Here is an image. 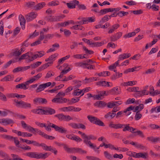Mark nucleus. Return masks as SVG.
I'll return each mask as SVG.
<instances>
[{
  "label": "nucleus",
  "mask_w": 160,
  "mask_h": 160,
  "mask_svg": "<svg viewBox=\"0 0 160 160\" xmlns=\"http://www.w3.org/2000/svg\"><path fill=\"white\" fill-rule=\"evenodd\" d=\"M51 127L54 128L56 131L61 133H66L67 132V130L65 128L62 126L59 127L52 123H50L47 126L45 127L46 130L49 131H51Z\"/></svg>",
  "instance_id": "obj_1"
},
{
  "label": "nucleus",
  "mask_w": 160,
  "mask_h": 160,
  "mask_svg": "<svg viewBox=\"0 0 160 160\" xmlns=\"http://www.w3.org/2000/svg\"><path fill=\"white\" fill-rule=\"evenodd\" d=\"M38 15V13L35 12H29L25 16V18L27 22H29L36 18Z\"/></svg>",
  "instance_id": "obj_2"
},
{
  "label": "nucleus",
  "mask_w": 160,
  "mask_h": 160,
  "mask_svg": "<svg viewBox=\"0 0 160 160\" xmlns=\"http://www.w3.org/2000/svg\"><path fill=\"white\" fill-rule=\"evenodd\" d=\"M42 76V74L38 73L37 75L32 77L29 80L26 81V84L29 85L38 81Z\"/></svg>",
  "instance_id": "obj_3"
},
{
  "label": "nucleus",
  "mask_w": 160,
  "mask_h": 160,
  "mask_svg": "<svg viewBox=\"0 0 160 160\" xmlns=\"http://www.w3.org/2000/svg\"><path fill=\"white\" fill-rule=\"evenodd\" d=\"M45 54V52L43 51L36 52L34 55H32V56L29 59V61H32L37 58H41L44 56Z\"/></svg>",
  "instance_id": "obj_4"
},
{
  "label": "nucleus",
  "mask_w": 160,
  "mask_h": 160,
  "mask_svg": "<svg viewBox=\"0 0 160 160\" xmlns=\"http://www.w3.org/2000/svg\"><path fill=\"white\" fill-rule=\"evenodd\" d=\"M69 101V100L63 97H57L54 98L52 101L54 103H66Z\"/></svg>",
  "instance_id": "obj_5"
},
{
  "label": "nucleus",
  "mask_w": 160,
  "mask_h": 160,
  "mask_svg": "<svg viewBox=\"0 0 160 160\" xmlns=\"http://www.w3.org/2000/svg\"><path fill=\"white\" fill-rule=\"evenodd\" d=\"M32 54L31 53L27 52L25 54H23L20 57L18 58L17 59L18 61H20L21 60L25 59L26 62H29L31 61H29V59L32 57Z\"/></svg>",
  "instance_id": "obj_6"
},
{
  "label": "nucleus",
  "mask_w": 160,
  "mask_h": 160,
  "mask_svg": "<svg viewBox=\"0 0 160 160\" xmlns=\"http://www.w3.org/2000/svg\"><path fill=\"white\" fill-rule=\"evenodd\" d=\"M95 18L94 17H87L83 18L82 21L78 22V23L82 24L84 23H88V22H92L95 21Z\"/></svg>",
  "instance_id": "obj_7"
},
{
  "label": "nucleus",
  "mask_w": 160,
  "mask_h": 160,
  "mask_svg": "<svg viewBox=\"0 0 160 160\" xmlns=\"http://www.w3.org/2000/svg\"><path fill=\"white\" fill-rule=\"evenodd\" d=\"M13 123V121L10 119L3 118L0 119V123L4 126H6Z\"/></svg>",
  "instance_id": "obj_8"
},
{
  "label": "nucleus",
  "mask_w": 160,
  "mask_h": 160,
  "mask_svg": "<svg viewBox=\"0 0 160 160\" xmlns=\"http://www.w3.org/2000/svg\"><path fill=\"white\" fill-rule=\"evenodd\" d=\"M79 3L78 1L77 0H73L70 2V3H67V5L68 8L73 9L75 8L76 6L78 5Z\"/></svg>",
  "instance_id": "obj_9"
},
{
  "label": "nucleus",
  "mask_w": 160,
  "mask_h": 160,
  "mask_svg": "<svg viewBox=\"0 0 160 160\" xmlns=\"http://www.w3.org/2000/svg\"><path fill=\"white\" fill-rule=\"evenodd\" d=\"M33 101L34 104H36L46 103L47 102L46 99L42 98H36Z\"/></svg>",
  "instance_id": "obj_10"
},
{
  "label": "nucleus",
  "mask_w": 160,
  "mask_h": 160,
  "mask_svg": "<svg viewBox=\"0 0 160 160\" xmlns=\"http://www.w3.org/2000/svg\"><path fill=\"white\" fill-rule=\"evenodd\" d=\"M19 19L22 29H24L25 28L26 20L24 17L22 15L20 14L19 15Z\"/></svg>",
  "instance_id": "obj_11"
},
{
  "label": "nucleus",
  "mask_w": 160,
  "mask_h": 160,
  "mask_svg": "<svg viewBox=\"0 0 160 160\" xmlns=\"http://www.w3.org/2000/svg\"><path fill=\"white\" fill-rule=\"evenodd\" d=\"M134 109V107L132 106L127 108L123 111L124 115L126 116H128L131 113L132 111Z\"/></svg>",
  "instance_id": "obj_12"
},
{
  "label": "nucleus",
  "mask_w": 160,
  "mask_h": 160,
  "mask_svg": "<svg viewBox=\"0 0 160 160\" xmlns=\"http://www.w3.org/2000/svg\"><path fill=\"white\" fill-rule=\"evenodd\" d=\"M27 156L33 158L38 159V152H30L26 153Z\"/></svg>",
  "instance_id": "obj_13"
},
{
  "label": "nucleus",
  "mask_w": 160,
  "mask_h": 160,
  "mask_svg": "<svg viewBox=\"0 0 160 160\" xmlns=\"http://www.w3.org/2000/svg\"><path fill=\"white\" fill-rule=\"evenodd\" d=\"M58 55V53H54L50 56L48 58H46L45 59V61L46 62L49 61L50 62H52V64H53V62L55 60L56 58Z\"/></svg>",
  "instance_id": "obj_14"
},
{
  "label": "nucleus",
  "mask_w": 160,
  "mask_h": 160,
  "mask_svg": "<svg viewBox=\"0 0 160 160\" xmlns=\"http://www.w3.org/2000/svg\"><path fill=\"white\" fill-rule=\"evenodd\" d=\"M44 114L51 115L55 113V111L52 108H44Z\"/></svg>",
  "instance_id": "obj_15"
},
{
  "label": "nucleus",
  "mask_w": 160,
  "mask_h": 160,
  "mask_svg": "<svg viewBox=\"0 0 160 160\" xmlns=\"http://www.w3.org/2000/svg\"><path fill=\"white\" fill-rule=\"evenodd\" d=\"M46 5L44 2H41L37 4L34 7V9L36 10H39L43 8Z\"/></svg>",
  "instance_id": "obj_16"
},
{
  "label": "nucleus",
  "mask_w": 160,
  "mask_h": 160,
  "mask_svg": "<svg viewBox=\"0 0 160 160\" xmlns=\"http://www.w3.org/2000/svg\"><path fill=\"white\" fill-rule=\"evenodd\" d=\"M131 56V54L129 53H124L120 55L118 57L119 61L129 58Z\"/></svg>",
  "instance_id": "obj_17"
},
{
  "label": "nucleus",
  "mask_w": 160,
  "mask_h": 160,
  "mask_svg": "<svg viewBox=\"0 0 160 160\" xmlns=\"http://www.w3.org/2000/svg\"><path fill=\"white\" fill-rule=\"evenodd\" d=\"M52 64V62H48L43 64L38 69V71L39 72L41 71L42 70H43L51 66Z\"/></svg>",
  "instance_id": "obj_18"
},
{
  "label": "nucleus",
  "mask_w": 160,
  "mask_h": 160,
  "mask_svg": "<svg viewBox=\"0 0 160 160\" xmlns=\"http://www.w3.org/2000/svg\"><path fill=\"white\" fill-rule=\"evenodd\" d=\"M94 105L98 107L103 108L106 106L107 103L103 101H98L96 102Z\"/></svg>",
  "instance_id": "obj_19"
},
{
  "label": "nucleus",
  "mask_w": 160,
  "mask_h": 160,
  "mask_svg": "<svg viewBox=\"0 0 160 160\" xmlns=\"http://www.w3.org/2000/svg\"><path fill=\"white\" fill-rule=\"evenodd\" d=\"M110 82H106L105 81H100L97 83V85L99 86H112L109 84Z\"/></svg>",
  "instance_id": "obj_20"
},
{
  "label": "nucleus",
  "mask_w": 160,
  "mask_h": 160,
  "mask_svg": "<svg viewBox=\"0 0 160 160\" xmlns=\"http://www.w3.org/2000/svg\"><path fill=\"white\" fill-rule=\"evenodd\" d=\"M84 143L87 146H89V147L93 149L95 151H96V146L94 145V144L92 143L90 141H87L86 140H83Z\"/></svg>",
  "instance_id": "obj_21"
},
{
  "label": "nucleus",
  "mask_w": 160,
  "mask_h": 160,
  "mask_svg": "<svg viewBox=\"0 0 160 160\" xmlns=\"http://www.w3.org/2000/svg\"><path fill=\"white\" fill-rule=\"evenodd\" d=\"M112 8H107L101 10L98 12V15H102L108 12H112Z\"/></svg>",
  "instance_id": "obj_22"
},
{
  "label": "nucleus",
  "mask_w": 160,
  "mask_h": 160,
  "mask_svg": "<svg viewBox=\"0 0 160 160\" xmlns=\"http://www.w3.org/2000/svg\"><path fill=\"white\" fill-rule=\"evenodd\" d=\"M148 87V86H147L144 89L141 91L138 92V95L140 96L144 95H148L149 93L148 91L147 90Z\"/></svg>",
  "instance_id": "obj_23"
},
{
  "label": "nucleus",
  "mask_w": 160,
  "mask_h": 160,
  "mask_svg": "<svg viewBox=\"0 0 160 160\" xmlns=\"http://www.w3.org/2000/svg\"><path fill=\"white\" fill-rule=\"evenodd\" d=\"M123 125H124L123 127H124L123 129V131L124 132L128 131L133 132L135 129L132 127L129 126V124H123Z\"/></svg>",
  "instance_id": "obj_24"
},
{
  "label": "nucleus",
  "mask_w": 160,
  "mask_h": 160,
  "mask_svg": "<svg viewBox=\"0 0 160 160\" xmlns=\"http://www.w3.org/2000/svg\"><path fill=\"white\" fill-rule=\"evenodd\" d=\"M111 94L112 95H118L120 93V92L118 87L113 88L110 90Z\"/></svg>",
  "instance_id": "obj_25"
},
{
  "label": "nucleus",
  "mask_w": 160,
  "mask_h": 160,
  "mask_svg": "<svg viewBox=\"0 0 160 160\" xmlns=\"http://www.w3.org/2000/svg\"><path fill=\"white\" fill-rule=\"evenodd\" d=\"M13 76L11 75H8L6 76L3 78L1 79V82H7L8 81H11L13 80Z\"/></svg>",
  "instance_id": "obj_26"
},
{
  "label": "nucleus",
  "mask_w": 160,
  "mask_h": 160,
  "mask_svg": "<svg viewBox=\"0 0 160 160\" xmlns=\"http://www.w3.org/2000/svg\"><path fill=\"white\" fill-rule=\"evenodd\" d=\"M28 85L26 84V82L25 83H21L17 85L16 86V88H20L24 90H26L28 89V88L26 86Z\"/></svg>",
  "instance_id": "obj_27"
},
{
  "label": "nucleus",
  "mask_w": 160,
  "mask_h": 160,
  "mask_svg": "<svg viewBox=\"0 0 160 160\" xmlns=\"http://www.w3.org/2000/svg\"><path fill=\"white\" fill-rule=\"evenodd\" d=\"M116 114L112 112H109L105 115L104 117L107 119H112L115 116Z\"/></svg>",
  "instance_id": "obj_28"
},
{
  "label": "nucleus",
  "mask_w": 160,
  "mask_h": 160,
  "mask_svg": "<svg viewBox=\"0 0 160 160\" xmlns=\"http://www.w3.org/2000/svg\"><path fill=\"white\" fill-rule=\"evenodd\" d=\"M104 156L105 158L109 160H112L113 159V157L111 154L107 151L104 152Z\"/></svg>",
  "instance_id": "obj_29"
},
{
  "label": "nucleus",
  "mask_w": 160,
  "mask_h": 160,
  "mask_svg": "<svg viewBox=\"0 0 160 160\" xmlns=\"http://www.w3.org/2000/svg\"><path fill=\"white\" fill-rule=\"evenodd\" d=\"M63 66L65 67V68L61 72L63 74L67 73L71 69L69 67H68V65L67 64H64Z\"/></svg>",
  "instance_id": "obj_30"
},
{
  "label": "nucleus",
  "mask_w": 160,
  "mask_h": 160,
  "mask_svg": "<svg viewBox=\"0 0 160 160\" xmlns=\"http://www.w3.org/2000/svg\"><path fill=\"white\" fill-rule=\"evenodd\" d=\"M97 139L96 137L92 134L89 135L88 136L86 135L85 138L83 140H86V141H90V140H95Z\"/></svg>",
  "instance_id": "obj_31"
},
{
  "label": "nucleus",
  "mask_w": 160,
  "mask_h": 160,
  "mask_svg": "<svg viewBox=\"0 0 160 160\" xmlns=\"http://www.w3.org/2000/svg\"><path fill=\"white\" fill-rule=\"evenodd\" d=\"M98 75L100 77H106L110 75V72L108 71H104L99 73H96L95 75Z\"/></svg>",
  "instance_id": "obj_32"
},
{
  "label": "nucleus",
  "mask_w": 160,
  "mask_h": 160,
  "mask_svg": "<svg viewBox=\"0 0 160 160\" xmlns=\"http://www.w3.org/2000/svg\"><path fill=\"white\" fill-rule=\"evenodd\" d=\"M119 60L117 61L114 63L109 67V69L110 70H113L114 69H115L117 66L119 65Z\"/></svg>",
  "instance_id": "obj_33"
},
{
  "label": "nucleus",
  "mask_w": 160,
  "mask_h": 160,
  "mask_svg": "<svg viewBox=\"0 0 160 160\" xmlns=\"http://www.w3.org/2000/svg\"><path fill=\"white\" fill-rule=\"evenodd\" d=\"M72 106L62 108L59 109V110L64 112L72 111Z\"/></svg>",
  "instance_id": "obj_34"
},
{
  "label": "nucleus",
  "mask_w": 160,
  "mask_h": 160,
  "mask_svg": "<svg viewBox=\"0 0 160 160\" xmlns=\"http://www.w3.org/2000/svg\"><path fill=\"white\" fill-rule=\"evenodd\" d=\"M19 136H22L23 137H30L32 136V134L27 132H19Z\"/></svg>",
  "instance_id": "obj_35"
},
{
  "label": "nucleus",
  "mask_w": 160,
  "mask_h": 160,
  "mask_svg": "<svg viewBox=\"0 0 160 160\" xmlns=\"http://www.w3.org/2000/svg\"><path fill=\"white\" fill-rule=\"evenodd\" d=\"M122 75V73L119 72H116L115 74L113 75L111 78L113 80H115L117 78L121 77Z\"/></svg>",
  "instance_id": "obj_36"
},
{
  "label": "nucleus",
  "mask_w": 160,
  "mask_h": 160,
  "mask_svg": "<svg viewBox=\"0 0 160 160\" xmlns=\"http://www.w3.org/2000/svg\"><path fill=\"white\" fill-rule=\"evenodd\" d=\"M60 2L58 0H55L49 2L48 4V6H55L59 5Z\"/></svg>",
  "instance_id": "obj_37"
},
{
  "label": "nucleus",
  "mask_w": 160,
  "mask_h": 160,
  "mask_svg": "<svg viewBox=\"0 0 160 160\" xmlns=\"http://www.w3.org/2000/svg\"><path fill=\"white\" fill-rule=\"evenodd\" d=\"M49 155V154L48 152L45 153L44 154L38 152V159H45L47 158Z\"/></svg>",
  "instance_id": "obj_38"
},
{
  "label": "nucleus",
  "mask_w": 160,
  "mask_h": 160,
  "mask_svg": "<svg viewBox=\"0 0 160 160\" xmlns=\"http://www.w3.org/2000/svg\"><path fill=\"white\" fill-rule=\"evenodd\" d=\"M136 82L135 81H129L128 82H124L123 83V85L124 86H132L135 85L136 84Z\"/></svg>",
  "instance_id": "obj_39"
},
{
  "label": "nucleus",
  "mask_w": 160,
  "mask_h": 160,
  "mask_svg": "<svg viewBox=\"0 0 160 160\" xmlns=\"http://www.w3.org/2000/svg\"><path fill=\"white\" fill-rule=\"evenodd\" d=\"M85 54H76L73 56L72 57L73 58L75 59H82L84 58H86L85 57Z\"/></svg>",
  "instance_id": "obj_40"
},
{
  "label": "nucleus",
  "mask_w": 160,
  "mask_h": 160,
  "mask_svg": "<svg viewBox=\"0 0 160 160\" xmlns=\"http://www.w3.org/2000/svg\"><path fill=\"white\" fill-rule=\"evenodd\" d=\"M117 44H115L112 42H110L108 43L107 44V48H112L114 49L115 48L117 47Z\"/></svg>",
  "instance_id": "obj_41"
},
{
  "label": "nucleus",
  "mask_w": 160,
  "mask_h": 160,
  "mask_svg": "<svg viewBox=\"0 0 160 160\" xmlns=\"http://www.w3.org/2000/svg\"><path fill=\"white\" fill-rule=\"evenodd\" d=\"M148 154L146 153L140 152L138 153L137 158H146L147 157Z\"/></svg>",
  "instance_id": "obj_42"
},
{
  "label": "nucleus",
  "mask_w": 160,
  "mask_h": 160,
  "mask_svg": "<svg viewBox=\"0 0 160 160\" xmlns=\"http://www.w3.org/2000/svg\"><path fill=\"white\" fill-rule=\"evenodd\" d=\"M87 118L89 121L92 123L94 124L95 121L97 120V118L90 115L87 116Z\"/></svg>",
  "instance_id": "obj_43"
},
{
  "label": "nucleus",
  "mask_w": 160,
  "mask_h": 160,
  "mask_svg": "<svg viewBox=\"0 0 160 160\" xmlns=\"http://www.w3.org/2000/svg\"><path fill=\"white\" fill-rule=\"evenodd\" d=\"M14 101L16 103L15 105L16 106L18 107H20L22 108L24 101L22 100L18 101V100L16 99H15Z\"/></svg>",
  "instance_id": "obj_44"
},
{
  "label": "nucleus",
  "mask_w": 160,
  "mask_h": 160,
  "mask_svg": "<svg viewBox=\"0 0 160 160\" xmlns=\"http://www.w3.org/2000/svg\"><path fill=\"white\" fill-rule=\"evenodd\" d=\"M55 75L54 72L52 71H50L48 72L45 77V78H48L53 76Z\"/></svg>",
  "instance_id": "obj_45"
},
{
  "label": "nucleus",
  "mask_w": 160,
  "mask_h": 160,
  "mask_svg": "<svg viewBox=\"0 0 160 160\" xmlns=\"http://www.w3.org/2000/svg\"><path fill=\"white\" fill-rule=\"evenodd\" d=\"M82 92L81 89H77L76 90H75L73 92V95L75 96H78L81 94L82 95Z\"/></svg>",
  "instance_id": "obj_46"
},
{
  "label": "nucleus",
  "mask_w": 160,
  "mask_h": 160,
  "mask_svg": "<svg viewBox=\"0 0 160 160\" xmlns=\"http://www.w3.org/2000/svg\"><path fill=\"white\" fill-rule=\"evenodd\" d=\"M130 144L134 146V147L137 148H142L143 147V146L141 144H139L137 142H130Z\"/></svg>",
  "instance_id": "obj_47"
},
{
  "label": "nucleus",
  "mask_w": 160,
  "mask_h": 160,
  "mask_svg": "<svg viewBox=\"0 0 160 160\" xmlns=\"http://www.w3.org/2000/svg\"><path fill=\"white\" fill-rule=\"evenodd\" d=\"M144 108V105L143 104H140L138 106L135 108V109L133 111L134 112H135L137 111L138 112L141 111Z\"/></svg>",
  "instance_id": "obj_48"
},
{
  "label": "nucleus",
  "mask_w": 160,
  "mask_h": 160,
  "mask_svg": "<svg viewBox=\"0 0 160 160\" xmlns=\"http://www.w3.org/2000/svg\"><path fill=\"white\" fill-rule=\"evenodd\" d=\"M136 33L135 32H130L127 34H125L123 36V37L125 38H130L131 37L134 36L135 35Z\"/></svg>",
  "instance_id": "obj_49"
},
{
  "label": "nucleus",
  "mask_w": 160,
  "mask_h": 160,
  "mask_svg": "<svg viewBox=\"0 0 160 160\" xmlns=\"http://www.w3.org/2000/svg\"><path fill=\"white\" fill-rule=\"evenodd\" d=\"M148 140L153 143L158 142V137H148Z\"/></svg>",
  "instance_id": "obj_50"
},
{
  "label": "nucleus",
  "mask_w": 160,
  "mask_h": 160,
  "mask_svg": "<svg viewBox=\"0 0 160 160\" xmlns=\"http://www.w3.org/2000/svg\"><path fill=\"white\" fill-rule=\"evenodd\" d=\"M55 117L58 118V119L60 121H64L65 115L62 114H59L56 115H55Z\"/></svg>",
  "instance_id": "obj_51"
},
{
  "label": "nucleus",
  "mask_w": 160,
  "mask_h": 160,
  "mask_svg": "<svg viewBox=\"0 0 160 160\" xmlns=\"http://www.w3.org/2000/svg\"><path fill=\"white\" fill-rule=\"evenodd\" d=\"M25 129L28 131L31 132H35V131H38V129L33 128L30 125H28L27 126Z\"/></svg>",
  "instance_id": "obj_52"
},
{
  "label": "nucleus",
  "mask_w": 160,
  "mask_h": 160,
  "mask_svg": "<svg viewBox=\"0 0 160 160\" xmlns=\"http://www.w3.org/2000/svg\"><path fill=\"white\" fill-rule=\"evenodd\" d=\"M35 5V2H26L25 3V6L29 8H31L33 7H34Z\"/></svg>",
  "instance_id": "obj_53"
},
{
  "label": "nucleus",
  "mask_w": 160,
  "mask_h": 160,
  "mask_svg": "<svg viewBox=\"0 0 160 160\" xmlns=\"http://www.w3.org/2000/svg\"><path fill=\"white\" fill-rule=\"evenodd\" d=\"M41 63L42 62H37L32 64L31 66L32 68H35L40 66Z\"/></svg>",
  "instance_id": "obj_54"
},
{
  "label": "nucleus",
  "mask_w": 160,
  "mask_h": 160,
  "mask_svg": "<svg viewBox=\"0 0 160 160\" xmlns=\"http://www.w3.org/2000/svg\"><path fill=\"white\" fill-rule=\"evenodd\" d=\"M44 89L45 88L43 84H41L36 89V92H39L43 91Z\"/></svg>",
  "instance_id": "obj_55"
},
{
  "label": "nucleus",
  "mask_w": 160,
  "mask_h": 160,
  "mask_svg": "<svg viewBox=\"0 0 160 160\" xmlns=\"http://www.w3.org/2000/svg\"><path fill=\"white\" fill-rule=\"evenodd\" d=\"M110 19L109 17V16L106 15L104 16L102 18L100 21V22L101 23H103L107 21H108Z\"/></svg>",
  "instance_id": "obj_56"
},
{
  "label": "nucleus",
  "mask_w": 160,
  "mask_h": 160,
  "mask_svg": "<svg viewBox=\"0 0 160 160\" xmlns=\"http://www.w3.org/2000/svg\"><path fill=\"white\" fill-rule=\"evenodd\" d=\"M95 121L94 124L98 125L100 126H104V123L103 122L98 118H97V120Z\"/></svg>",
  "instance_id": "obj_57"
},
{
  "label": "nucleus",
  "mask_w": 160,
  "mask_h": 160,
  "mask_svg": "<svg viewBox=\"0 0 160 160\" xmlns=\"http://www.w3.org/2000/svg\"><path fill=\"white\" fill-rule=\"evenodd\" d=\"M128 13L127 12H125L121 11L117 13V15L120 17H122L128 14Z\"/></svg>",
  "instance_id": "obj_58"
},
{
  "label": "nucleus",
  "mask_w": 160,
  "mask_h": 160,
  "mask_svg": "<svg viewBox=\"0 0 160 160\" xmlns=\"http://www.w3.org/2000/svg\"><path fill=\"white\" fill-rule=\"evenodd\" d=\"M103 44V43L102 42H93V45L92 46V47H98L101 46Z\"/></svg>",
  "instance_id": "obj_59"
},
{
  "label": "nucleus",
  "mask_w": 160,
  "mask_h": 160,
  "mask_svg": "<svg viewBox=\"0 0 160 160\" xmlns=\"http://www.w3.org/2000/svg\"><path fill=\"white\" fill-rule=\"evenodd\" d=\"M149 127L152 129H156L159 128H160V126L159 127L158 125L154 124H150L149 125Z\"/></svg>",
  "instance_id": "obj_60"
},
{
  "label": "nucleus",
  "mask_w": 160,
  "mask_h": 160,
  "mask_svg": "<svg viewBox=\"0 0 160 160\" xmlns=\"http://www.w3.org/2000/svg\"><path fill=\"white\" fill-rule=\"evenodd\" d=\"M12 141H14L16 146L18 147H19V142L17 137H13Z\"/></svg>",
  "instance_id": "obj_61"
},
{
  "label": "nucleus",
  "mask_w": 160,
  "mask_h": 160,
  "mask_svg": "<svg viewBox=\"0 0 160 160\" xmlns=\"http://www.w3.org/2000/svg\"><path fill=\"white\" fill-rule=\"evenodd\" d=\"M70 57V55H67L65 57H63L61 59H60L58 61V62L60 63V64H62V63L64 61L66 60L67 59L69 58Z\"/></svg>",
  "instance_id": "obj_62"
},
{
  "label": "nucleus",
  "mask_w": 160,
  "mask_h": 160,
  "mask_svg": "<svg viewBox=\"0 0 160 160\" xmlns=\"http://www.w3.org/2000/svg\"><path fill=\"white\" fill-rule=\"evenodd\" d=\"M39 34V32H37L36 30H35L34 32L32 34H31L29 35V38H33L35 37H37Z\"/></svg>",
  "instance_id": "obj_63"
},
{
  "label": "nucleus",
  "mask_w": 160,
  "mask_h": 160,
  "mask_svg": "<svg viewBox=\"0 0 160 160\" xmlns=\"http://www.w3.org/2000/svg\"><path fill=\"white\" fill-rule=\"evenodd\" d=\"M142 117V115L139 112H137L135 116V119L136 120L140 119Z\"/></svg>",
  "instance_id": "obj_64"
}]
</instances>
